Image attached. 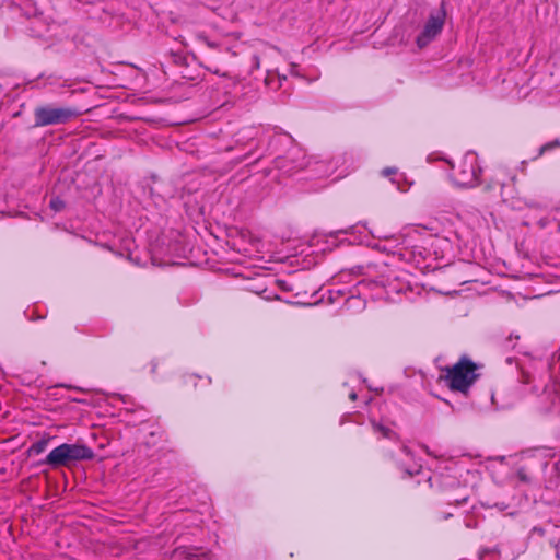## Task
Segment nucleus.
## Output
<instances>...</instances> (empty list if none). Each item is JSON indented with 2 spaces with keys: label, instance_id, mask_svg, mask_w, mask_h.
Here are the masks:
<instances>
[{
  "label": "nucleus",
  "instance_id": "1",
  "mask_svg": "<svg viewBox=\"0 0 560 560\" xmlns=\"http://www.w3.org/2000/svg\"><path fill=\"white\" fill-rule=\"evenodd\" d=\"M477 363L467 355H462L455 364L442 369L440 381L452 392L467 394L479 377Z\"/></svg>",
  "mask_w": 560,
  "mask_h": 560
},
{
  "label": "nucleus",
  "instance_id": "2",
  "mask_svg": "<svg viewBox=\"0 0 560 560\" xmlns=\"http://www.w3.org/2000/svg\"><path fill=\"white\" fill-rule=\"evenodd\" d=\"M93 457L94 452L84 444L63 443L48 453L44 464L56 469L59 467H70L75 462L92 459Z\"/></svg>",
  "mask_w": 560,
  "mask_h": 560
},
{
  "label": "nucleus",
  "instance_id": "3",
  "mask_svg": "<svg viewBox=\"0 0 560 560\" xmlns=\"http://www.w3.org/2000/svg\"><path fill=\"white\" fill-rule=\"evenodd\" d=\"M452 168L451 177L458 187L471 188L478 185L481 170L475 154L464 155L458 164Z\"/></svg>",
  "mask_w": 560,
  "mask_h": 560
},
{
  "label": "nucleus",
  "instance_id": "4",
  "mask_svg": "<svg viewBox=\"0 0 560 560\" xmlns=\"http://www.w3.org/2000/svg\"><path fill=\"white\" fill-rule=\"evenodd\" d=\"M78 115L75 109L70 107H56L52 105H40L34 109L36 127L66 124Z\"/></svg>",
  "mask_w": 560,
  "mask_h": 560
},
{
  "label": "nucleus",
  "instance_id": "5",
  "mask_svg": "<svg viewBox=\"0 0 560 560\" xmlns=\"http://www.w3.org/2000/svg\"><path fill=\"white\" fill-rule=\"evenodd\" d=\"M445 15L444 2H442L440 11L436 14L430 15L423 31L417 37L416 42L419 48H424L442 32L445 23Z\"/></svg>",
  "mask_w": 560,
  "mask_h": 560
},
{
  "label": "nucleus",
  "instance_id": "6",
  "mask_svg": "<svg viewBox=\"0 0 560 560\" xmlns=\"http://www.w3.org/2000/svg\"><path fill=\"white\" fill-rule=\"evenodd\" d=\"M371 423H372L373 431L375 433H378L382 438L393 440V441L399 440V435L395 431H393L390 428H388L382 423H378L374 420Z\"/></svg>",
  "mask_w": 560,
  "mask_h": 560
},
{
  "label": "nucleus",
  "instance_id": "7",
  "mask_svg": "<svg viewBox=\"0 0 560 560\" xmlns=\"http://www.w3.org/2000/svg\"><path fill=\"white\" fill-rule=\"evenodd\" d=\"M49 440H50V438L47 436V438H44V439H40V440L36 441L35 443H33L31 445L28 452L32 453V454H35V455L42 454L43 452L46 451V448L48 446V443H49Z\"/></svg>",
  "mask_w": 560,
  "mask_h": 560
},
{
  "label": "nucleus",
  "instance_id": "8",
  "mask_svg": "<svg viewBox=\"0 0 560 560\" xmlns=\"http://www.w3.org/2000/svg\"><path fill=\"white\" fill-rule=\"evenodd\" d=\"M49 206L56 212L62 211L66 208L65 201L59 197L51 198Z\"/></svg>",
  "mask_w": 560,
  "mask_h": 560
},
{
  "label": "nucleus",
  "instance_id": "9",
  "mask_svg": "<svg viewBox=\"0 0 560 560\" xmlns=\"http://www.w3.org/2000/svg\"><path fill=\"white\" fill-rule=\"evenodd\" d=\"M560 147V142L558 140H555V141H551V142H548L544 145L540 147L539 149V152H538V156H542L546 152L555 149V148H559Z\"/></svg>",
  "mask_w": 560,
  "mask_h": 560
},
{
  "label": "nucleus",
  "instance_id": "10",
  "mask_svg": "<svg viewBox=\"0 0 560 560\" xmlns=\"http://www.w3.org/2000/svg\"><path fill=\"white\" fill-rule=\"evenodd\" d=\"M398 172L397 167L395 166H387L381 171V175L384 177H392L396 175Z\"/></svg>",
  "mask_w": 560,
  "mask_h": 560
},
{
  "label": "nucleus",
  "instance_id": "11",
  "mask_svg": "<svg viewBox=\"0 0 560 560\" xmlns=\"http://www.w3.org/2000/svg\"><path fill=\"white\" fill-rule=\"evenodd\" d=\"M197 378H199V376L194 375V374H187V375L184 376L185 383H192L194 385H196V380Z\"/></svg>",
  "mask_w": 560,
  "mask_h": 560
},
{
  "label": "nucleus",
  "instance_id": "12",
  "mask_svg": "<svg viewBox=\"0 0 560 560\" xmlns=\"http://www.w3.org/2000/svg\"><path fill=\"white\" fill-rule=\"evenodd\" d=\"M252 60H253L254 68L255 69H259V67H260V58L255 55V56H253Z\"/></svg>",
  "mask_w": 560,
  "mask_h": 560
},
{
  "label": "nucleus",
  "instance_id": "13",
  "mask_svg": "<svg viewBox=\"0 0 560 560\" xmlns=\"http://www.w3.org/2000/svg\"><path fill=\"white\" fill-rule=\"evenodd\" d=\"M401 451H402L406 455H410V454H411L410 448H409L408 446H406V445H402Z\"/></svg>",
  "mask_w": 560,
  "mask_h": 560
},
{
  "label": "nucleus",
  "instance_id": "14",
  "mask_svg": "<svg viewBox=\"0 0 560 560\" xmlns=\"http://www.w3.org/2000/svg\"><path fill=\"white\" fill-rule=\"evenodd\" d=\"M349 397H350L351 400H355L357 399V394L355 393H351L349 395Z\"/></svg>",
  "mask_w": 560,
  "mask_h": 560
},
{
  "label": "nucleus",
  "instance_id": "15",
  "mask_svg": "<svg viewBox=\"0 0 560 560\" xmlns=\"http://www.w3.org/2000/svg\"><path fill=\"white\" fill-rule=\"evenodd\" d=\"M266 84L269 85L270 84V75H267L266 80H265Z\"/></svg>",
  "mask_w": 560,
  "mask_h": 560
}]
</instances>
